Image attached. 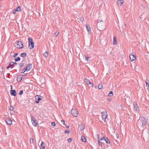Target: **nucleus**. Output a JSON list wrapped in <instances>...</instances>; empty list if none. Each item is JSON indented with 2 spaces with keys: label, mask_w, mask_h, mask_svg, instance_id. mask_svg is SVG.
<instances>
[{
  "label": "nucleus",
  "mask_w": 149,
  "mask_h": 149,
  "mask_svg": "<svg viewBox=\"0 0 149 149\" xmlns=\"http://www.w3.org/2000/svg\"><path fill=\"white\" fill-rule=\"evenodd\" d=\"M29 47V49H31L34 47V44L33 40L31 37H29L28 39Z\"/></svg>",
  "instance_id": "f257e3e1"
},
{
  "label": "nucleus",
  "mask_w": 149,
  "mask_h": 149,
  "mask_svg": "<svg viewBox=\"0 0 149 149\" xmlns=\"http://www.w3.org/2000/svg\"><path fill=\"white\" fill-rule=\"evenodd\" d=\"M15 47L18 48H23V45L22 42L20 41H18L15 43Z\"/></svg>",
  "instance_id": "f03ea898"
},
{
  "label": "nucleus",
  "mask_w": 149,
  "mask_h": 149,
  "mask_svg": "<svg viewBox=\"0 0 149 149\" xmlns=\"http://www.w3.org/2000/svg\"><path fill=\"white\" fill-rule=\"evenodd\" d=\"M108 116L107 113L106 111H103L102 112V120L104 121H106V119L107 118Z\"/></svg>",
  "instance_id": "7ed1b4c3"
},
{
  "label": "nucleus",
  "mask_w": 149,
  "mask_h": 149,
  "mask_svg": "<svg viewBox=\"0 0 149 149\" xmlns=\"http://www.w3.org/2000/svg\"><path fill=\"white\" fill-rule=\"evenodd\" d=\"M31 120L32 124L34 126H36L37 125H38V122L37 121L36 119L35 118H34L32 116H31Z\"/></svg>",
  "instance_id": "20e7f679"
},
{
  "label": "nucleus",
  "mask_w": 149,
  "mask_h": 149,
  "mask_svg": "<svg viewBox=\"0 0 149 149\" xmlns=\"http://www.w3.org/2000/svg\"><path fill=\"white\" fill-rule=\"evenodd\" d=\"M71 114L74 117H77L78 115V111L76 109H72L71 110Z\"/></svg>",
  "instance_id": "39448f33"
},
{
  "label": "nucleus",
  "mask_w": 149,
  "mask_h": 149,
  "mask_svg": "<svg viewBox=\"0 0 149 149\" xmlns=\"http://www.w3.org/2000/svg\"><path fill=\"white\" fill-rule=\"evenodd\" d=\"M21 7L19 6H18L16 8L14 9L13 10V13L14 14H15L17 11H20L21 10Z\"/></svg>",
  "instance_id": "423d86ee"
},
{
  "label": "nucleus",
  "mask_w": 149,
  "mask_h": 149,
  "mask_svg": "<svg viewBox=\"0 0 149 149\" xmlns=\"http://www.w3.org/2000/svg\"><path fill=\"white\" fill-rule=\"evenodd\" d=\"M130 60L131 61L134 60L136 59V57L132 54H131L130 56Z\"/></svg>",
  "instance_id": "0eeeda50"
},
{
  "label": "nucleus",
  "mask_w": 149,
  "mask_h": 149,
  "mask_svg": "<svg viewBox=\"0 0 149 149\" xmlns=\"http://www.w3.org/2000/svg\"><path fill=\"white\" fill-rule=\"evenodd\" d=\"M6 122L8 125H11L12 123V120L9 118H7L6 120Z\"/></svg>",
  "instance_id": "6e6552de"
},
{
  "label": "nucleus",
  "mask_w": 149,
  "mask_h": 149,
  "mask_svg": "<svg viewBox=\"0 0 149 149\" xmlns=\"http://www.w3.org/2000/svg\"><path fill=\"white\" fill-rule=\"evenodd\" d=\"M32 67V64H30L28 65L26 67V69H27V71H29L31 69Z\"/></svg>",
  "instance_id": "1a4fd4ad"
},
{
  "label": "nucleus",
  "mask_w": 149,
  "mask_h": 149,
  "mask_svg": "<svg viewBox=\"0 0 149 149\" xmlns=\"http://www.w3.org/2000/svg\"><path fill=\"white\" fill-rule=\"evenodd\" d=\"M10 94L12 95L15 96L17 95V93L15 90H11L10 91Z\"/></svg>",
  "instance_id": "9d476101"
},
{
  "label": "nucleus",
  "mask_w": 149,
  "mask_h": 149,
  "mask_svg": "<svg viewBox=\"0 0 149 149\" xmlns=\"http://www.w3.org/2000/svg\"><path fill=\"white\" fill-rule=\"evenodd\" d=\"M23 76V75L22 76L21 75H18L17 77V80L18 82H19L21 81L22 77V76Z\"/></svg>",
  "instance_id": "9b49d317"
},
{
  "label": "nucleus",
  "mask_w": 149,
  "mask_h": 149,
  "mask_svg": "<svg viewBox=\"0 0 149 149\" xmlns=\"http://www.w3.org/2000/svg\"><path fill=\"white\" fill-rule=\"evenodd\" d=\"M134 110L136 111H137L139 109L138 106H137V104L136 102H134Z\"/></svg>",
  "instance_id": "f8f14e48"
},
{
  "label": "nucleus",
  "mask_w": 149,
  "mask_h": 149,
  "mask_svg": "<svg viewBox=\"0 0 149 149\" xmlns=\"http://www.w3.org/2000/svg\"><path fill=\"white\" fill-rule=\"evenodd\" d=\"M97 138H98V144L99 146H102V142H101L100 141V140L99 139V135L98 134H97Z\"/></svg>",
  "instance_id": "ddd939ff"
},
{
  "label": "nucleus",
  "mask_w": 149,
  "mask_h": 149,
  "mask_svg": "<svg viewBox=\"0 0 149 149\" xmlns=\"http://www.w3.org/2000/svg\"><path fill=\"white\" fill-rule=\"evenodd\" d=\"M14 63H15V62H11L9 64V65L7 67V69H8V68L10 67L11 66H13V67L14 66Z\"/></svg>",
  "instance_id": "4468645a"
},
{
  "label": "nucleus",
  "mask_w": 149,
  "mask_h": 149,
  "mask_svg": "<svg viewBox=\"0 0 149 149\" xmlns=\"http://www.w3.org/2000/svg\"><path fill=\"white\" fill-rule=\"evenodd\" d=\"M41 97H42L41 96H39L38 95H36L35 96L36 99V100H38V101H40V100H42V98H41Z\"/></svg>",
  "instance_id": "2eb2a0df"
},
{
  "label": "nucleus",
  "mask_w": 149,
  "mask_h": 149,
  "mask_svg": "<svg viewBox=\"0 0 149 149\" xmlns=\"http://www.w3.org/2000/svg\"><path fill=\"white\" fill-rule=\"evenodd\" d=\"M86 28L89 34H90L91 33V29L89 25H86Z\"/></svg>",
  "instance_id": "dca6fc26"
},
{
  "label": "nucleus",
  "mask_w": 149,
  "mask_h": 149,
  "mask_svg": "<svg viewBox=\"0 0 149 149\" xmlns=\"http://www.w3.org/2000/svg\"><path fill=\"white\" fill-rule=\"evenodd\" d=\"M123 0H118L117 1V3L118 5L121 6L123 4Z\"/></svg>",
  "instance_id": "f3484780"
},
{
  "label": "nucleus",
  "mask_w": 149,
  "mask_h": 149,
  "mask_svg": "<svg viewBox=\"0 0 149 149\" xmlns=\"http://www.w3.org/2000/svg\"><path fill=\"white\" fill-rule=\"evenodd\" d=\"M117 43V42L116 41V37L114 36L113 38V45H116Z\"/></svg>",
  "instance_id": "a211bd4d"
},
{
  "label": "nucleus",
  "mask_w": 149,
  "mask_h": 149,
  "mask_svg": "<svg viewBox=\"0 0 149 149\" xmlns=\"http://www.w3.org/2000/svg\"><path fill=\"white\" fill-rule=\"evenodd\" d=\"M142 125L143 126H144L146 125V119H143L142 122Z\"/></svg>",
  "instance_id": "6ab92c4d"
},
{
  "label": "nucleus",
  "mask_w": 149,
  "mask_h": 149,
  "mask_svg": "<svg viewBox=\"0 0 149 149\" xmlns=\"http://www.w3.org/2000/svg\"><path fill=\"white\" fill-rule=\"evenodd\" d=\"M84 81L86 82V84L88 85L89 84V83L90 82V81L86 78L84 79Z\"/></svg>",
  "instance_id": "aec40b11"
},
{
  "label": "nucleus",
  "mask_w": 149,
  "mask_h": 149,
  "mask_svg": "<svg viewBox=\"0 0 149 149\" xmlns=\"http://www.w3.org/2000/svg\"><path fill=\"white\" fill-rule=\"evenodd\" d=\"M41 148L42 149H45V145L43 141H42L41 144Z\"/></svg>",
  "instance_id": "412c9836"
},
{
  "label": "nucleus",
  "mask_w": 149,
  "mask_h": 149,
  "mask_svg": "<svg viewBox=\"0 0 149 149\" xmlns=\"http://www.w3.org/2000/svg\"><path fill=\"white\" fill-rule=\"evenodd\" d=\"M79 127L81 130H84V125L83 124H81L79 125Z\"/></svg>",
  "instance_id": "4be33fe9"
},
{
  "label": "nucleus",
  "mask_w": 149,
  "mask_h": 149,
  "mask_svg": "<svg viewBox=\"0 0 149 149\" xmlns=\"http://www.w3.org/2000/svg\"><path fill=\"white\" fill-rule=\"evenodd\" d=\"M104 141H105L107 143H110V141L107 138H105L104 139Z\"/></svg>",
  "instance_id": "5701e85b"
},
{
  "label": "nucleus",
  "mask_w": 149,
  "mask_h": 149,
  "mask_svg": "<svg viewBox=\"0 0 149 149\" xmlns=\"http://www.w3.org/2000/svg\"><path fill=\"white\" fill-rule=\"evenodd\" d=\"M82 141L84 142H86V139L85 137L84 136H82L81 137Z\"/></svg>",
  "instance_id": "b1692460"
},
{
  "label": "nucleus",
  "mask_w": 149,
  "mask_h": 149,
  "mask_svg": "<svg viewBox=\"0 0 149 149\" xmlns=\"http://www.w3.org/2000/svg\"><path fill=\"white\" fill-rule=\"evenodd\" d=\"M48 55V53L46 51L43 54L44 56L45 57H47Z\"/></svg>",
  "instance_id": "393cba45"
},
{
  "label": "nucleus",
  "mask_w": 149,
  "mask_h": 149,
  "mask_svg": "<svg viewBox=\"0 0 149 149\" xmlns=\"http://www.w3.org/2000/svg\"><path fill=\"white\" fill-rule=\"evenodd\" d=\"M26 56V53H22L21 55V56L23 58L25 57Z\"/></svg>",
  "instance_id": "a878e982"
},
{
  "label": "nucleus",
  "mask_w": 149,
  "mask_h": 149,
  "mask_svg": "<svg viewBox=\"0 0 149 149\" xmlns=\"http://www.w3.org/2000/svg\"><path fill=\"white\" fill-rule=\"evenodd\" d=\"M98 88L100 89H102L103 87L102 86V84H100L98 86Z\"/></svg>",
  "instance_id": "bb28decb"
},
{
  "label": "nucleus",
  "mask_w": 149,
  "mask_h": 149,
  "mask_svg": "<svg viewBox=\"0 0 149 149\" xmlns=\"http://www.w3.org/2000/svg\"><path fill=\"white\" fill-rule=\"evenodd\" d=\"M27 69H26V67L24 69H22V72L21 73H24L26 71H27Z\"/></svg>",
  "instance_id": "cd10ccee"
},
{
  "label": "nucleus",
  "mask_w": 149,
  "mask_h": 149,
  "mask_svg": "<svg viewBox=\"0 0 149 149\" xmlns=\"http://www.w3.org/2000/svg\"><path fill=\"white\" fill-rule=\"evenodd\" d=\"M113 95V92L112 91H111L109 94V96H111Z\"/></svg>",
  "instance_id": "c85d7f7f"
},
{
  "label": "nucleus",
  "mask_w": 149,
  "mask_h": 149,
  "mask_svg": "<svg viewBox=\"0 0 149 149\" xmlns=\"http://www.w3.org/2000/svg\"><path fill=\"white\" fill-rule=\"evenodd\" d=\"M9 109L10 110L12 111L14 109V107L13 106L10 105V107L9 108Z\"/></svg>",
  "instance_id": "c756f323"
},
{
  "label": "nucleus",
  "mask_w": 149,
  "mask_h": 149,
  "mask_svg": "<svg viewBox=\"0 0 149 149\" xmlns=\"http://www.w3.org/2000/svg\"><path fill=\"white\" fill-rule=\"evenodd\" d=\"M30 143H32L33 142V138H31L30 139Z\"/></svg>",
  "instance_id": "7c9ffc66"
},
{
  "label": "nucleus",
  "mask_w": 149,
  "mask_h": 149,
  "mask_svg": "<svg viewBox=\"0 0 149 149\" xmlns=\"http://www.w3.org/2000/svg\"><path fill=\"white\" fill-rule=\"evenodd\" d=\"M20 59V58L19 57H18L17 58L15 59V60L16 61H19Z\"/></svg>",
  "instance_id": "2f4dec72"
},
{
  "label": "nucleus",
  "mask_w": 149,
  "mask_h": 149,
  "mask_svg": "<svg viewBox=\"0 0 149 149\" xmlns=\"http://www.w3.org/2000/svg\"><path fill=\"white\" fill-rule=\"evenodd\" d=\"M88 85L90 86L91 87H93V83H92L91 82H90L89 83V84H88Z\"/></svg>",
  "instance_id": "473e14b6"
},
{
  "label": "nucleus",
  "mask_w": 149,
  "mask_h": 149,
  "mask_svg": "<svg viewBox=\"0 0 149 149\" xmlns=\"http://www.w3.org/2000/svg\"><path fill=\"white\" fill-rule=\"evenodd\" d=\"M23 90H20L19 92V95H21L23 94Z\"/></svg>",
  "instance_id": "72a5a7b5"
},
{
  "label": "nucleus",
  "mask_w": 149,
  "mask_h": 149,
  "mask_svg": "<svg viewBox=\"0 0 149 149\" xmlns=\"http://www.w3.org/2000/svg\"><path fill=\"white\" fill-rule=\"evenodd\" d=\"M59 33V32L57 31L54 34V36H56Z\"/></svg>",
  "instance_id": "f704fd0d"
},
{
  "label": "nucleus",
  "mask_w": 149,
  "mask_h": 149,
  "mask_svg": "<svg viewBox=\"0 0 149 149\" xmlns=\"http://www.w3.org/2000/svg\"><path fill=\"white\" fill-rule=\"evenodd\" d=\"M24 65V63H21L19 64V67H22Z\"/></svg>",
  "instance_id": "c9c22d12"
},
{
  "label": "nucleus",
  "mask_w": 149,
  "mask_h": 149,
  "mask_svg": "<svg viewBox=\"0 0 149 149\" xmlns=\"http://www.w3.org/2000/svg\"><path fill=\"white\" fill-rule=\"evenodd\" d=\"M51 124L52 126H55V125H56L55 123L54 122H52L51 123Z\"/></svg>",
  "instance_id": "e433bc0d"
},
{
  "label": "nucleus",
  "mask_w": 149,
  "mask_h": 149,
  "mask_svg": "<svg viewBox=\"0 0 149 149\" xmlns=\"http://www.w3.org/2000/svg\"><path fill=\"white\" fill-rule=\"evenodd\" d=\"M116 139H118L119 137V136H118V134L117 133H116Z\"/></svg>",
  "instance_id": "4c0bfd02"
},
{
  "label": "nucleus",
  "mask_w": 149,
  "mask_h": 149,
  "mask_svg": "<svg viewBox=\"0 0 149 149\" xmlns=\"http://www.w3.org/2000/svg\"><path fill=\"white\" fill-rule=\"evenodd\" d=\"M72 138H70L68 139V141L69 142H70L72 141Z\"/></svg>",
  "instance_id": "58836bf2"
},
{
  "label": "nucleus",
  "mask_w": 149,
  "mask_h": 149,
  "mask_svg": "<svg viewBox=\"0 0 149 149\" xmlns=\"http://www.w3.org/2000/svg\"><path fill=\"white\" fill-rule=\"evenodd\" d=\"M146 86L147 87H148V88H149V84H148V83L146 81Z\"/></svg>",
  "instance_id": "ea45409f"
},
{
  "label": "nucleus",
  "mask_w": 149,
  "mask_h": 149,
  "mask_svg": "<svg viewBox=\"0 0 149 149\" xmlns=\"http://www.w3.org/2000/svg\"><path fill=\"white\" fill-rule=\"evenodd\" d=\"M61 123H62L63 124H64V125H65V121L64 120H61Z\"/></svg>",
  "instance_id": "a19ab883"
},
{
  "label": "nucleus",
  "mask_w": 149,
  "mask_h": 149,
  "mask_svg": "<svg viewBox=\"0 0 149 149\" xmlns=\"http://www.w3.org/2000/svg\"><path fill=\"white\" fill-rule=\"evenodd\" d=\"M70 131L68 130H66L65 131V132L66 133H69L70 132Z\"/></svg>",
  "instance_id": "79ce46f5"
},
{
  "label": "nucleus",
  "mask_w": 149,
  "mask_h": 149,
  "mask_svg": "<svg viewBox=\"0 0 149 149\" xmlns=\"http://www.w3.org/2000/svg\"><path fill=\"white\" fill-rule=\"evenodd\" d=\"M105 138V137H103L100 140L101 141H104Z\"/></svg>",
  "instance_id": "37998d69"
},
{
  "label": "nucleus",
  "mask_w": 149,
  "mask_h": 149,
  "mask_svg": "<svg viewBox=\"0 0 149 149\" xmlns=\"http://www.w3.org/2000/svg\"><path fill=\"white\" fill-rule=\"evenodd\" d=\"M89 58L88 57H85V59L87 61L89 60Z\"/></svg>",
  "instance_id": "c03bdc74"
},
{
  "label": "nucleus",
  "mask_w": 149,
  "mask_h": 149,
  "mask_svg": "<svg viewBox=\"0 0 149 149\" xmlns=\"http://www.w3.org/2000/svg\"><path fill=\"white\" fill-rule=\"evenodd\" d=\"M17 55H18L17 53L13 55V57H16Z\"/></svg>",
  "instance_id": "a18cd8bd"
},
{
  "label": "nucleus",
  "mask_w": 149,
  "mask_h": 149,
  "mask_svg": "<svg viewBox=\"0 0 149 149\" xmlns=\"http://www.w3.org/2000/svg\"><path fill=\"white\" fill-rule=\"evenodd\" d=\"M141 119L142 120H143V119H146L144 118V117H141Z\"/></svg>",
  "instance_id": "49530a36"
},
{
  "label": "nucleus",
  "mask_w": 149,
  "mask_h": 149,
  "mask_svg": "<svg viewBox=\"0 0 149 149\" xmlns=\"http://www.w3.org/2000/svg\"><path fill=\"white\" fill-rule=\"evenodd\" d=\"M39 101L38 100V101H36V102L37 103H39Z\"/></svg>",
  "instance_id": "de8ad7c7"
},
{
  "label": "nucleus",
  "mask_w": 149,
  "mask_h": 149,
  "mask_svg": "<svg viewBox=\"0 0 149 149\" xmlns=\"http://www.w3.org/2000/svg\"><path fill=\"white\" fill-rule=\"evenodd\" d=\"M103 22V21L102 20H101V21L100 20H99L98 21V22Z\"/></svg>",
  "instance_id": "09e8293b"
},
{
  "label": "nucleus",
  "mask_w": 149,
  "mask_h": 149,
  "mask_svg": "<svg viewBox=\"0 0 149 149\" xmlns=\"http://www.w3.org/2000/svg\"><path fill=\"white\" fill-rule=\"evenodd\" d=\"M17 65V63H16L15 62V63H14V65Z\"/></svg>",
  "instance_id": "8fccbe9b"
},
{
  "label": "nucleus",
  "mask_w": 149,
  "mask_h": 149,
  "mask_svg": "<svg viewBox=\"0 0 149 149\" xmlns=\"http://www.w3.org/2000/svg\"><path fill=\"white\" fill-rule=\"evenodd\" d=\"M10 86H11V89H13V87H12V85H11Z\"/></svg>",
  "instance_id": "3c124183"
},
{
  "label": "nucleus",
  "mask_w": 149,
  "mask_h": 149,
  "mask_svg": "<svg viewBox=\"0 0 149 149\" xmlns=\"http://www.w3.org/2000/svg\"><path fill=\"white\" fill-rule=\"evenodd\" d=\"M69 127L68 126H66V127H67L68 128H69Z\"/></svg>",
  "instance_id": "603ef678"
},
{
  "label": "nucleus",
  "mask_w": 149,
  "mask_h": 149,
  "mask_svg": "<svg viewBox=\"0 0 149 149\" xmlns=\"http://www.w3.org/2000/svg\"><path fill=\"white\" fill-rule=\"evenodd\" d=\"M139 120H138V122H139Z\"/></svg>",
  "instance_id": "864d4df0"
}]
</instances>
